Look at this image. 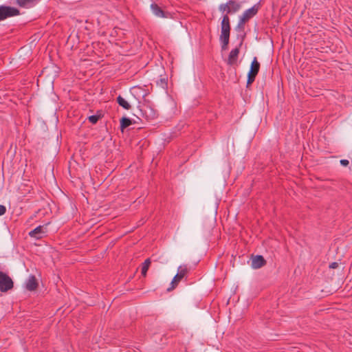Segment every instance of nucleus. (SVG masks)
I'll return each instance as SVG.
<instances>
[{"mask_svg":"<svg viewBox=\"0 0 352 352\" xmlns=\"http://www.w3.org/2000/svg\"><path fill=\"white\" fill-rule=\"evenodd\" d=\"M13 281L6 273L0 271V292H6L13 287Z\"/></svg>","mask_w":352,"mask_h":352,"instance_id":"obj_1","label":"nucleus"},{"mask_svg":"<svg viewBox=\"0 0 352 352\" xmlns=\"http://www.w3.org/2000/svg\"><path fill=\"white\" fill-rule=\"evenodd\" d=\"M260 68V63L258 62L256 57L253 58V60L252 61L250 71L248 74V80L247 83L248 85H251L254 79L256 76L257 75Z\"/></svg>","mask_w":352,"mask_h":352,"instance_id":"obj_2","label":"nucleus"},{"mask_svg":"<svg viewBox=\"0 0 352 352\" xmlns=\"http://www.w3.org/2000/svg\"><path fill=\"white\" fill-rule=\"evenodd\" d=\"M19 14V10L10 6H0V21Z\"/></svg>","mask_w":352,"mask_h":352,"instance_id":"obj_3","label":"nucleus"},{"mask_svg":"<svg viewBox=\"0 0 352 352\" xmlns=\"http://www.w3.org/2000/svg\"><path fill=\"white\" fill-rule=\"evenodd\" d=\"M192 270V267L188 265H181L177 267V284L183 279L187 280L188 274Z\"/></svg>","mask_w":352,"mask_h":352,"instance_id":"obj_4","label":"nucleus"},{"mask_svg":"<svg viewBox=\"0 0 352 352\" xmlns=\"http://www.w3.org/2000/svg\"><path fill=\"white\" fill-rule=\"evenodd\" d=\"M241 9V5L235 1H230L226 4L221 5L220 10L227 13H234Z\"/></svg>","mask_w":352,"mask_h":352,"instance_id":"obj_5","label":"nucleus"},{"mask_svg":"<svg viewBox=\"0 0 352 352\" xmlns=\"http://www.w3.org/2000/svg\"><path fill=\"white\" fill-rule=\"evenodd\" d=\"M257 11L258 10L255 6L245 10L240 16V24L245 23L247 21L253 17L257 13Z\"/></svg>","mask_w":352,"mask_h":352,"instance_id":"obj_6","label":"nucleus"},{"mask_svg":"<svg viewBox=\"0 0 352 352\" xmlns=\"http://www.w3.org/2000/svg\"><path fill=\"white\" fill-rule=\"evenodd\" d=\"M266 264V261L261 255H256L252 258V267L254 269H258Z\"/></svg>","mask_w":352,"mask_h":352,"instance_id":"obj_7","label":"nucleus"},{"mask_svg":"<svg viewBox=\"0 0 352 352\" xmlns=\"http://www.w3.org/2000/svg\"><path fill=\"white\" fill-rule=\"evenodd\" d=\"M45 233V228L42 226H39L36 227L35 229L32 230L29 234L32 237H34L36 239H41L43 234Z\"/></svg>","mask_w":352,"mask_h":352,"instance_id":"obj_8","label":"nucleus"},{"mask_svg":"<svg viewBox=\"0 0 352 352\" xmlns=\"http://www.w3.org/2000/svg\"><path fill=\"white\" fill-rule=\"evenodd\" d=\"M38 0H16V3L21 8H30L34 6Z\"/></svg>","mask_w":352,"mask_h":352,"instance_id":"obj_9","label":"nucleus"},{"mask_svg":"<svg viewBox=\"0 0 352 352\" xmlns=\"http://www.w3.org/2000/svg\"><path fill=\"white\" fill-rule=\"evenodd\" d=\"M38 287V283L34 276H30L26 282V289L29 291H34Z\"/></svg>","mask_w":352,"mask_h":352,"instance_id":"obj_10","label":"nucleus"},{"mask_svg":"<svg viewBox=\"0 0 352 352\" xmlns=\"http://www.w3.org/2000/svg\"><path fill=\"white\" fill-rule=\"evenodd\" d=\"M151 9L153 14L157 17L164 18L166 17L165 12L158 6L157 4L153 3L151 5Z\"/></svg>","mask_w":352,"mask_h":352,"instance_id":"obj_11","label":"nucleus"},{"mask_svg":"<svg viewBox=\"0 0 352 352\" xmlns=\"http://www.w3.org/2000/svg\"><path fill=\"white\" fill-rule=\"evenodd\" d=\"M239 53V50L237 47L232 50L230 52L229 57H228V63L229 65H233L236 63Z\"/></svg>","mask_w":352,"mask_h":352,"instance_id":"obj_12","label":"nucleus"},{"mask_svg":"<svg viewBox=\"0 0 352 352\" xmlns=\"http://www.w3.org/2000/svg\"><path fill=\"white\" fill-rule=\"evenodd\" d=\"M230 33L221 32L220 40L222 42V49L226 50L229 43Z\"/></svg>","mask_w":352,"mask_h":352,"instance_id":"obj_13","label":"nucleus"},{"mask_svg":"<svg viewBox=\"0 0 352 352\" xmlns=\"http://www.w3.org/2000/svg\"><path fill=\"white\" fill-rule=\"evenodd\" d=\"M230 23L229 18L228 16H224L221 21V32L230 33Z\"/></svg>","mask_w":352,"mask_h":352,"instance_id":"obj_14","label":"nucleus"},{"mask_svg":"<svg viewBox=\"0 0 352 352\" xmlns=\"http://www.w3.org/2000/svg\"><path fill=\"white\" fill-rule=\"evenodd\" d=\"M117 102L119 104L120 106L123 107L124 109H129L131 107V105L129 103L121 96H118L117 98Z\"/></svg>","mask_w":352,"mask_h":352,"instance_id":"obj_15","label":"nucleus"},{"mask_svg":"<svg viewBox=\"0 0 352 352\" xmlns=\"http://www.w3.org/2000/svg\"><path fill=\"white\" fill-rule=\"evenodd\" d=\"M151 263V259L150 258H147L142 263V269H141L142 276H146V272H147V271H148V270L149 268Z\"/></svg>","mask_w":352,"mask_h":352,"instance_id":"obj_16","label":"nucleus"},{"mask_svg":"<svg viewBox=\"0 0 352 352\" xmlns=\"http://www.w3.org/2000/svg\"><path fill=\"white\" fill-rule=\"evenodd\" d=\"M156 84L158 87L162 88L163 89L166 90L168 87V82L167 78H161L156 80Z\"/></svg>","mask_w":352,"mask_h":352,"instance_id":"obj_17","label":"nucleus"},{"mask_svg":"<svg viewBox=\"0 0 352 352\" xmlns=\"http://www.w3.org/2000/svg\"><path fill=\"white\" fill-rule=\"evenodd\" d=\"M131 124V121L128 118H122L120 120V126L122 129L126 128Z\"/></svg>","mask_w":352,"mask_h":352,"instance_id":"obj_18","label":"nucleus"},{"mask_svg":"<svg viewBox=\"0 0 352 352\" xmlns=\"http://www.w3.org/2000/svg\"><path fill=\"white\" fill-rule=\"evenodd\" d=\"M175 284H176V275L172 279V281L170 283V286L167 288L166 291L168 292L173 291L175 287Z\"/></svg>","mask_w":352,"mask_h":352,"instance_id":"obj_19","label":"nucleus"},{"mask_svg":"<svg viewBox=\"0 0 352 352\" xmlns=\"http://www.w3.org/2000/svg\"><path fill=\"white\" fill-rule=\"evenodd\" d=\"M89 121L92 123V124H96L98 119H99V116H97V115H92V116H90L89 118Z\"/></svg>","mask_w":352,"mask_h":352,"instance_id":"obj_20","label":"nucleus"},{"mask_svg":"<svg viewBox=\"0 0 352 352\" xmlns=\"http://www.w3.org/2000/svg\"><path fill=\"white\" fill-rule=\"evenodd\" d=\"M81 155H72L71 157V161H69V163L72 164L73 161L74 162L78 164V158H80Z\"/></svg>","mask_w":352,"mask_h":352,"instance_id":"obj_21","label":"nucleus"},{"mask_svg":"<svg viewBox=\"0 0 352 352\" xmlns=\"http://www.w3.org/2000/svg\"><path fill=\"white\" fill-rule=\"evenodd\" d=\"M6 212V206L0 204V216L3 215Z\"/></svg>","mask_w":352,"mask_h":352,"instance_id":"obj_22","label":"nucleus"},{"mask_svg":"<svg viewBox=\"0 0 352 352\" xmlns=\"http://www.w3.org/2000/svg\"><path fill=\"white\" fill-rule=\"evenodd\" d=\"M338 267V263L337 262H333L329 265V268L336 269Z\"/></svg>","mask_w":352,"mask_h":352,"instance_id":"obj_23","label":"nucleus"},{"mask_svg":"<svg viewBox=\"0 0 352 352\" xmlns=\"http://www.w3.org/2000/svg\"><path fill=\"white\" fill-rule=\"evenodd\" d=\"M340 164H341L342 166H348V165H349V160H340Z\"/></svg>","mask_w":352,"mask_h":352,"instance_id":"obj_24","label":"nucleus"}]
</instances>
